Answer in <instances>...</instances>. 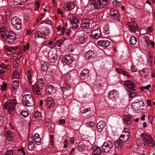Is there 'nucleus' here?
Masks as SVG:
<instances>
[{
  "mask_svg": "<svg viewBox=\"0 0 155 155\" xmlns=\"http://www.w3.org/2000/svg\"><path fill=\"white\" fill-rule=\"evenodd\" d=\"M0 37L4 39L8 43H13L16 39V36L13 31H6L5 28H1L0 29Z\"/></svg>",
  "mask_w": 155,
  "mask_h": 155,
  "instance_id": "1",
  "label": "nucleus"
},
{
  "mask_svg": "<svg viewBox=\"0 0 155 155\" xmlns=\"http://www.w3.org/2000/svg\"><path fill=\"white\" fill-rule=\"evenodd\" d=\"M92 2L95 10L101 9L106 6L108 3V0H90Z\"/></svg>",
  "mask_w": 155,
  "mask_h": 155,
  "instance_id": "2",
  "label": "nucleus"
},
{
  "mask_svg": "<svg viewBox=\"0 0 155 155\" xmlns=\"http://www.w3.org/2000/svg\"><path fill=\"white\" fill-rule=\"evenodd\" d=\"M22 103L24 105L26 106H33L34 105V98L31 95L26 94L23 97Z\"/></svg>",
  "mask_w": 155,
  "mask_h": 155,
  "instance_id": "3",
  "label": "nucleus"
},
{
  "mask_svg": "<svg viewBox=\"0 0 155 155\" xmlns=\"http://www.w3.org/2000/svg\"><path fill=\"white\" fill-rule=\"evenodd\" d=\"M141 137L144 141L145 145H149L150 147H153L154 145V142L151 136L147 134L142 133Z\"/></svg>",
  "mask_w": 155,
  "mask_h": 155,
  "instance_id": "4",
  "label": "nucleus"
},
{
  "mask_svg": "<svg viewBox=\"0 0 155 155\" xmlns=\"http://www.w3.org/2000/svg\"><path fill=\"white\" fill-rule=\"evenodd\" d=\"M16 105V103L15 100H10L4 104V108L5 109H8V112L11 113L14 110H15Z\"/></svg>",
  "mask_w": 155,
  "mask_h": 155,
  "instance_id": "5",
  "label": "nucleus"
},
{
  "mask_svg": "<svg viewBox=\"0 0 155 155\" xmlns=\"http://www.w3.org/2000/svg\"><path fill=\"white\" fill-rule=\"evenodd\" d=\"M113 146V143L110 140L105 141L102 146V150L105 153H108L112 148Z\"/></svg>",
  "mask_w": 155,
  "mask_h": 155,
  "instance_id": "6",
  "label": "nucleus"
},
{
  "mask_svg": "<svg viewBox=\"0 0 155 155\" xmlns=\"http://www.w3.org/2000/svg\"><path fill=\"white\" fill-rule=\"evenodd\" d=\"M127 25L130 30L132 32L135 33L139 30V26L135 21H131V22L128 21Z\"/></svg>",
  "mask_w": 155,
  "mask_h": 155,
  "instance_id": "7",
  "label": "nucleus"
},
{
  "mask_svg": "<svg viewBox=\"0 0 155 155\" xmlns=\"http://www.w3.org/2000/svg\"><path fill=\"white\" fill-rule=\"evenodd\" d=\"M11 23L17 30H19L21 27V20L16 17L12 18L11 20Z\"/></svg>",
  "mask_w": 155,
  "mask_h": 155,
  "instance_id": "8",
  "label": "nucleus"
},
{
  "mask_svg": "<svg viewBox=\"0 0 155 155\" xmlns=\"http://www.w3.org/2000/svg\"><path fill=\"white\" fill-rule=\"evenodd\" d=\"M133 104L132 108L135 111H138L139 110L142 109L141 107L144 106V103L142 101H139L137 102H136L132 104Z\"/></svg>",
  "mask_w": 155,
  "mask_h": 155,
  "instance_id": "9",
  "label": "nucleus"
},
{
  "mask_svg": "<svg viewBox=\"0 0 155 155\" xmlns=\"http://www.w3.org/2000/svg\"><path fill=\"white\" fill-rule=\"evenodd\" d=\"M48 56L49 61L52 63L55 62L58 58V54L54 53L52 51L49 52Z\"/></svg>",
  "mask_w": 155,
  "mask_h": 155,
  "instance_id": "10",
  "label": "nucleus"
},
{
  "mask_svg": "<svg viewBox=\"0 0 155 155\" xmlns=\"http://www.w3.org/2000/svg\"><path fill=\"white\" fill-rule=\"evenodd\" d=\"M87 37L88 35H87L83 34V35L76 39L75 42V43L78 45L84 43L86 41Z\"/></svg>",
  "mask_w": 155,
  "mask_h": 155,
  "instance_id": "11",
  "label": "nucleus"
},
{
  "mask_svg": "<svg viewBox=\"0 0 155 155\" xmlns=\"http://www.w3.org/2000/svg\"><path fill=\"white\" fill-rule=\"evenodd\" d=\"M110 15L114 19L117 20H119V14L117 10L114 8L111 9L110 11Z\"/></svg>",
  "mask_w": 155,
  "mask_h": 155,
  "instance_id": "12",
  "label": "nucleus"
},
{
  "mask_svg": "<svg viewBox=\"0 0 155 155\" xmlns=\"http://www.w3.org/2000/svg\"><path fill=\"white\" fill-rule=\"evenodd\" d=\"M91 35L93 38L95 39H97L101 37V33L100 28H98L96 30H93L91 34Z\"/></svg>",
  "mask_w": 155,
  "mask_h": 155,
  "instance_id": "13",
  "label": "nucleus"
},
{
  "mask_svg": "<svg viewBox=\"0 0 155 155\" xmlns=\"http://www.w3.org/2000/svg\"><path fill=\"white\" fill-rule=\"evenodd\" d=\"M85 57L87 60H91L93 59L96 56L94 51L89 50L86 52L85 54Z\"/></svg>",
  "mask_w": 155,
  "mask_h": 155,
  "instance_id": "14",
  "label": "nucleus"
},
{
  "mask_svg": "<svg viewBox=\"0 0 155 155\" xmlns=\"http://www.w3.org/2000/svg\"><path fill=\"white\" fill-rule=\"evenodd\" d=\"M92 21L91 20L88 19H84L81 21V25L83 28L87 29L89 27V25Z\"/></svg>",
  "mask_w": 155,
  "mask_h": 155,
  "instance_id": "15",
  "label": "nucleus"
},
{
  "mask_svg": "<svg viewBox=\"0 0 155 155\" xmlns=\"http://www.w3.org/2000/svg\"><path fill=\"white\" fill-rule=\"evenodd\" d=\"M46 92L48 94H54L56 91V90L54 87L51 85H49L46 87Z\"/></svg>",
  "mask_w": 155,
  "mask_h": 155,
  "instance_id": "16",
  "label": "nucleus"
},
{
  "mask_svg": "<svg viewBox=\"0 0 155 155\" xmlns=\"http://www.w3.org/2000/svg\"><path fill=\"white\" fill-rule=\"evenodd\" d=\"M37 84L35 85H38V87L40 90H42L43 87L45 85V83L44 78H40L38 79L37 81Z\"/></svg>",
  "mask_w": 155,
  "mask_h": 155,
  "instance_id": "17",
  "label": "nucleus"
},
{
  "mask_svg": "<svg viewBox=\"0 0 155 155\" xmlns=\"http://www.w3.org/2000/svg\"><path fill=\"white\" fill-rule=\"evenodd\" d=\"M45 103L47 107L49 108H52L55 105L54 100L51 98H48L46 100Z\"/></svg>",
  "mask_w": 155,
  "mask_h": 155,
  "instance_id": "18",
  "label": "nucleus"
},
{
  "mask_svg": "<svg viewBox=\"0 0 155 155\" xmlns=\"http://www.w3.org/2000/svg\"><path fill=\"white\" fill-rule=\"evenodd\" d=\"M125 85L129 89L133 91H136L135 89L136 86L130 80L126 81L124 82Z\"/></svg>",
  "mask_w": 155,
  "mask_h": 155,
  "instance_id": "19",
  "label": "nucleus"
},
{
  "mask_svg": "<svg viewBox=\"0 0 155 155\" xmlns=\"http://www.w3.org/2000/svg\"><path fill=\"white\" fill-rule=\"evenodd\" d=\"M118 93L116 90H112L110 91L108 95L110 98L112 100H115L118 97Z\"/></svg>",
  "mask_w": 155,
  "mask_h": 155,
  "instance_id": "20",
  "label": "nucleus"
},
{
  "mask_svg": "<svg viewBox=\"0 0 155 155\" xmlns=\"http://www.w3.org/2000/svg\"><path fill=\"white\" fill-rule=\"evenodd\" d=\"M86 142H81L79 143L77 145V149L79 151H82L87 149L86 144Z\"/></svg>",
  "mask_w": 155,
  "mask_h": 155,
  "instance_id": "21",
  "label": "nucleus"
},
{
  "mask_svg": "<svg viewBox=\"0 0 155 155\" xmlns=\"http://www.w3.org/2000/svg\"><path fill=\"white\" fill-rule=\"evenodd\" d=\"M77 78V76L75 74L71 75V74L69 73H66L64 76V79L67 81H69L71 78L73 80H74Z\"/></svg>",
  "mask_w": 155,
  "mask_h": 155,
  "instance_id": "22",
  "label": "nucleus"
},
{
  "mask_svg": "<svg viewBox=\"0 0 155 155\" xmlns=\"http://www.w3.org/2000/svg\"><path fill=\"white\" fill-rule=\"evenodd\" d=\"M75 8L74 4L71 2H68L64 4L63 8L67 11L71 10Z\"/></svg>",
  "mask_w": 155,
  "mask_h": 155,
  "instance_id": "23",
  "label": "nucleus"
},
{
  "mask_svg": "<svg viewBox=\"0 0 155 155\" xmlns=\"http://www.w3.org/2000/svg\"><path fill=\"white\" fill-rule=\"evenodd\" d=\"M89 71L88 69H83L81 72L80 77L81 79L84 80L89 76Z\"/></svg>",
  "mask_w": 155,
  "mask_h": 155,
  "instance_id": "24",
  "label": "nucleus"
},
{
  "mask_svg": "<svg viewBox=\"0 0 155 155\" xmlns=\"http://www.w3.org/2000/svg\"><path fill=\"white\" fill-rule=\"evenodd\" d=\"M105 124V123L102 121L99 122L97 124V131L101 132L104 129Z\"/></svg>",
  "mask_w": 155,
  "mask_h": 155,
  "instance_id": "25",
  "label": "nucleus"
},
{
  "mask_svg": "<svg viewBox=\"0 0 155 155\" xmlns=\"http://www.w3.org/2000/svg\"><path fill=\"white\" fill-rule=\"evenodd\" d=\"M46 34L45 32H43L39 31H36L35 33V38H45Z\"/></svg>",
  "mask_w": 155,
  "mask_h": 155,
  "instance_id": "26",
  "label": "nucleus"
},
{
  "mask_svg": "<svg viewBox=\"0 0 155 155\" xmlns=\"http://www.w3.org/2000/svg\"><path fill=\"white\" fill-rule=\"evenodd\" d=\"M110 43V42L107 40H101L97 42L98 45L105 47H108Z\"/></svg>",
  "mask_w": 155,
  "mask_h": 155,
  "instance_id": "27",
  "label": "nucleus"
},
{
  "mask_svg": "<svg viewBox=\"0 0 155 155\" xmlns=\"http://www.w3.org/2000/svg\"><path fill=\"white\" fill-rule=\"evenodd\" d=\"M93 155H100L101 153L100 149L97 147L94 146L92 148Z\"/></svg>",
  "mask_w": 155,
  "mask_h": 155,
  "instance_id": "28",
  "label": "nucleus"
},
{
  "mask_svg": "<svg viewBox=\"0 0 155 155\" xmlns=\"http://www.w3.org/2000/svg\"><path fill=\"white\" fill-rule=\"evenodd\" d=\"M124 144V143L122 141L119 140V139L114 142L115 148L118 149H121L123 146Z\"/></svg>",
  "mask_w": 155,
  "mask_h": 155,
  "instance_id": "29",
  "label": "nucleus"
},
{
  "mask_svg": "<svg viewBox=\"0 0 155 155\" xmlns=\"http://www.w3.org/2000/svg\"><path fill=\"white\" fill-rule=\"evenodd\" d=\"M32 90L33 91V93L35 95H40L41 94V92L40 90H41L39 89V87H38L37 85L34 84L32 86Z\"/></svg>",
  "mask_w": 155,
  "mask_h": 155,
  "instance_id": "30",
  "label": "nucleus"
},
{
  "mask_svg": "<svg viewBox=\"0 0 155 155\" xmlns=\"http://www.w3.org/2000/svg\"><path fill=\"white\" fill-rule=\"evenodd\" d=\"M61 87L63 93L67 91H68L71 88L70 86L66 82L63 83L61 85Z\"/></svg>",
  "mask_w": 155,
  "mask_h": 155,
  "instance_id": "31",
  "label": "nucleus"
},
{
  "mask_svg": "<svg viewBox=\"0 0 155 155\" xmlns=\"http://www.w3.org/2000/svg\"><path fill=\"white\" fill-rule=\"evenodd\" d=\"M66 39L65 38H61L58 40L54 43V45L55 46H58L60 47L63 42L65 41Z\"/></svg>",
  "mask_w": 155,
  "mask_h": 155,
  "instance_id": "32",
  "label": "nucleus"
},
{
  "mask_svg": "<svg viewBox=\"0 0 155 155\" xmlns=\"http://www.w3.org/2000/svg\"><path fill=\"white\" fill-rule=\"evenodd\" d=\"M64 61L67 64H69L72 63L73 60L71 57L69 55H67L64 59Z\"/></svg>",
  "mask_w": 155,
  "mask_h": 155,
  "instance_id": "33",
  "label": "nucleus"
},
{
  "mask_svg": "<svg viewBox=\"0 0 155 155\" xmlns=\"http://www.w3.org/2000/svg\"><path fill=\"white\" fill-rule=\"evenodd\" d=\"M129 137L128 134L126 135H125L124 134H121L119 138V140L122 141L124 143L128 140Z\"/></svg>",
  "mask_w": 155,
  "mask_h": 155,
  "instance_id": "34",
  "label": "nucleus"
},
{
  "mask_svg": "<svg viewBox=\"0 0 155 155\" xmlns=\"http://www.w3.org/2000/svg\"><path fill=\"white\" fill-rule=\"evenodd\" d=\"M19 81L18 80H14L13 82L12 89L13 91H15L19 86Z\"/></svg>",
  "mask_w": 155,
  "mask_h": 155,
  "instance_id": "35",
  "label": "nucleus"
},
{
  "mask_svg": "<svg viewBox=\"0 0 155 155\" xmlns=\"http://www.w3.org/2000/svg\"><path fill=\"white\" fill-rule=\"evenodd\" d=\"M124 122L126 124H131L132 123L131 116L130 115H127L124 119Z\"/></svg>",
  "mask_w": 155,
  "mask_h": 155,
  "instance_id": "36",
  "label": "nucleus"
},
{
  "mask_svg": "<svg viewBox=\"0 0 155 155\" xmlns=\"http://www.w3.org/2000/svg\"><path fill=\"white\" fill-rule=\"evenodd\" d=\"M137 41V39L134 36H131L129 40V43L131 45H134L136 43Z\"/></svg>",
  "mask_w": 155,
  "mask_h": 155,
  "instance_id": "37",
  "label": "nucleus"
},
{
  "mask_svg": "<svg viewBox=\"0 0 155 155\" xmlns=\"http://www.w3.org/2000/svg\"><path fill=\"white\" fill-rule=\"evenodd\" d=\"M6 138L7 140L11 141L13 139L12 133L10 131L6 132Z\"/></svg>",
  "mask_w": 155,
  "mask_h": 155,
  "instance_id": "38",
  "label": "nucleus"
},
{
  "mask_svg": "<svg viewBox=\"0 0 155 155\" xmlns=\"http://www.w3.org/2000/svg\"><path fill=\"white\" fill-rule=\"evenodd\" d=\"M28 149L29 150L32 151L34 150V143L33 141H28Z\"/></svg>",
  "mask_w": 155,
  "mask_h": 155,
  "instance_id": "39",
  "label": "nucleus"
},
{
  "mask_svg": "<svg viewBox=\"0 0 155 155\" xmlns=\"http://www.w3.org/2000/svg\"><path fill=\"white\" fill-rule=\"evenodd\" d=\"M66 49L69 52H71L73 51L74 49L73 45L68 42V43L66 46Z\"/></svg>",
  "mask_w": 155,
  "mask_h": 155,
  "instance_id": "40",
  "label": "nucleus"
},
{
  "mask_svg": "<svg viewBox=\"0 0 155 155\" xmlns=\"http://www.w3.org/2000/svg\"><path fill=\"white\" fill-rule=\"evenodd\" d=\"M13 78L18 79L19 78V74L17 71H13L12 72Z\"/></svg>",
  "mask_w": 155,
  "mask_h": 155,
  "instance_id": "41",
  "label": "nucleus"
},
{
  "mask_svg": "<svg viewBox=\"0 0 155 155\" xmlns=\"http://www.w3.org/2000/svg\"><path fill=\"white\" fill-rule=\"evenodd\" d=\"M48 64L46 62L44 63L41 66V68L42 71L43 72H45L48 69Z\"/></svg>",
  "mask_w": 155,
  "mask_h": 155,
  "instance_id": "42",
  "label": "nucleus"
},
{
  "mask_svg": "<svg viewBox=\"0 0 155 155\" xmlns=\"http://www.w3.org/2000/svg\"><path fill=\"white\" fill-rule=\"evenodd\" d=\"M79 19L76 17H73L71 21V23H79Z\"/></svg>",
  "mask_w": 155,
  "mask_h": 155,
  "instance_id": "43",
  "label": "nucleus"
},
{
  "mask_svg": "<svg viewBox=\"0 0 155 155\" xmlns=\"http://www.w3.org/2000/svg\"><path fill=\"white\" fill-rule=\"evenodd\" d=\"M5 72V70H3V68H2L0 64V78H2L3 77Z\"/></svg>",
  "mask_w": 155,
  "mask_h": 155,
  "instance_id": "44",
  "label": "nucleus"
},
{
  "mask_svg": "<svg viewBox=\"0 0 155 155\" xmlns=\"http://www.w3.org/2000/svg\"><path fill=\"white\" fill-rule=\"evenodd\" d=\"M41 116V113L37 111L35 112L34 114V117L35 118L40 117Z\"/></svg>",
  "mask_w": 155,
  "mask_h": 155,
  "instance_id": "45",
  "label": "nucleus"
},
{
  "mask_svg": "<svg viewBox=\"0 0 155 155\" xmlns=\"http://www.w3.org/2000/svg\"><path fill=\"white\" fill-rule=\"evenodd\" d=\"M32 73L33 72L31 70L29 69L28 71V77L29 80H30L31 79Z\"/></svg>",
  "mask_w": 155,
  "mask_h": 155,
  "instance_id": "46",
  "label": "nucleus"
},
{
  "mask_svg": "<svg viewBox=\"0 0 155 155\" xmlns=\"http://www.w3.org/2000/svg\"><path fill=\"white\" fill-rule=\"evenodd\" d=\"M35 142L37 145H39L40 144L41 140L40 137H37L35 139Z\"/></svg>",
  "mask_w": 155,
  "mask_h": 155,
  "instance_id": "47",
  "label": "nucleus"
},
{
  "mask_svg": "<svg viewBox=\"0 0 155 155\" xmlns=\"http://www.w3.org/2000/svg\"><path fill=\"white\" fill-rule=\"evenodd\" d=\"M148 70H142V76L145 77L147 76L148 75Z\"/></svg>",
  "mask_w": 155,
  "mask_h": 155,
  "instance_id": "48",
  "label": "nucleus"
},
{
  "mask_svg": "<svg viewBox=\"0 0 155 155\" xmlns=\"http://www.w3.org/2000/svg\"><path fill=\"white\" fill-rule=\"evenodd\" d=\"M7 86V84L6 83L4 82L3 83V85H0V89L2 90V91H4L5 90L6 87Z\"/></svg>",
  "mask_w": 155,
  "mask_h": 155,
  "instance_id": "49",
  "label": "nucleus"
},
{
  "mask_svg": "<svg viewBox=\"0 0 155 155\" xmlns=\"http://www.w3.org/2000/svg\"><path fill=\"white\" fill-rule=\"evenodd\" d=\"M5 15L6 16L8 17L11 15V12L9 9H6L5 10Z\"/></svg>",
  "mask_w": 155,
  "mask_h": 155,
  "instance_id": "50",
  "label": "nucleus"
},
{
  "mask_svg": "<svg viewBox=\"0 0 155 155\" xmlns=\"http://www.w3.org/2000/svg\"><path fill=\"white\" fill-rule=\"evenodd\" d=\"M21 114L24 117H27L28 115V113L26 111H22L21 113Z\"/></svg>",
  "mask_w": 155,
  "mask_h": 155,
  "instance_id": "51",
  "label": "nucleus"
},
{
  "mask_svg": "<svg viewBox=\"0 0 155 155\" xmlns=\"http://www.w3.org/2000/svg\"><path fill=\"white\" fill-rule=\"evenodd\" d=\"M1 66L3 68V69L8 70L9 68H8V65L5 64H1Z\"/></svg>",
  "mask_w": 155,
  "mask_h": 155,
  "instance_id": "52",
  "label": "nucleus"
},
{
  "mask_svg": "<svg viewBox=\"0 0 155 155\" xmlns=\"http://www.w3.org/2000/svg\"><path fill=\"white\" fill-rule=\"evenodd\" d=\"M129 130L127 128H125L124 129V130L123 131V134L125 133V134H127V135L128 134L129 136H130V133Z\"/></svg>",
  "mask_w": 155,
  "mask_h": 155,
  "instance_id": "53",
  "label": "nucleus"
},
{
  "mask_svg": "<svg viewBox=\"0 0 155 155\" xmlns=\"http://www.w3.org/2000/svg\"><path fill=\"white\" fill-rule=\"evenodd\" d=\"M151 87V85L150 84H149L145 86H142L140 88V89L141 91H143V89H149Z\"/></svg>",
  "mask_w": 155,
  "mask_h": 155,
  "instance_id": "54",
  "label": "nucleus"
},
{
  "mask_svg": "<svg viewBox=\"0 0 155 155\" xmlns=\"http://www.w3.org/2000/svg\"><path fill=\"white\" fill-rule=\"evenodd\" d=\"M64 145L63 148L65 149L67 148L68 147V140L67 139H65L64 141Z\"/></svg>",
  "mask_w": 155,
  "mask_h": 155,
  "instance_id": "55",
  "label": "nucleus"
},
{
  "mask_svg": "<svg viewBox=\"0 0 155 155\" xmlns=\"http://www.w3.org/2000/svg\"><path fill=\"white\" fill-rule=\"evenodd\" d=\"M71 24H72V27L73 28L76 29L79 26L78 23H73Z\"/></svg>",
  "mask_w": 155,
  "mask_h": 155,
  "instance_id": "56",
  "label": "nucleus"
},
{
  "mask_svg": "<svg viewBox=\"0 0 155 155\" xmlns=\"http://www.w3.org/2000/svg\"><path fill=\"white\" fill-rule=\"evenodd\" d=\"M5 155H13V151L11 150L7 151L5 153Z\"/></svg>",
  "mask_w": 155,
  "mask_h": 155,
  "instance_id": "57",
  "label": "nucleus"
},
{
  "mask_svg": "<svg viewBox=\"0 0 155 155\" xmlns=\"http://www.w3.org/2000/svg\"><path fill=\"white\" fill-rule=\"evenodd\" d=\"M21 0H14V2L17 5H21Z\"/></svg>",
  "mask_w": 155,
  "mask_h": 155,
  "instance_id": "58",
  "label": "nucleus"
},
{
  "mask_svg": "<svg viewBox=\"0 0 155 155\" xmlns=\"http://www.w3.org/2000/svg\"><path fill=\"white\" fill-rule=\"evenodd\" d=\"M112 3L114 5H118L120 4V2L117 0H114L113 1Z\"/></svg>",
  "mask_w": 155,
  "mask_h": 155,
  "instance_id": "59",
  "label": "nucleus"
},
{
  "mask_svg": "<svg viewBox=\"0 0 155 155\" xmlns=\"http://www.w3.org/2000/svg\"><path fill=\"white\" fill-rule=\"evenodd\" d=\"M95 125V123L93 121H90L89 122V127H90L91 128H92Z\"/></svg>",
  "mask_w": 155,
  "mask_h": 155,
  "instance_id": "60",
  "label": "nucleus"
},
{
  "mask_svg": "<svg viewBox=\"0 0 155 155\" xmlns=\"http://www.w3.org/2000/svg\"><path fill=\"white\" fill-rule=\"evenodd\" d=\"M130 97H133L135 96L136 95V93L135 92H132L130 93Z\"/></svg>",
  "mask_w": 155,
  "mask_h": 155,
  "instance_id": "61",
  "label": "nucleus"
},
{
  "mask_svg": "<svg viewBox=\"0 0 155 155\" xmlns=\"http://www.w3.org/2000/svg\"><path fill=\"white\" fill-rule=\"evenodd\" d=\"M18 151L19 152H21V153H23V155H25V153L23 147H21L20 149H19Z\"/></svg>",
  "mask_w": 155,
  "mask_h": 155,
  "instance_id": "62",
  "label": "nucleus"
},
{
  "mask_svg": "<svg viewBox=\"0 0 155 155\" xmlns=\"http://www.w3.org/2000/svg\"><path fill=\"white\" fill-rule=\"evenodd\" d=\"M148 119L151 124L152 123L153 117L152 115H149L148 117Z\"/></svg>",
  "mask_w": 155,
  "mask_h": 155,
  "instance_id": "63",
  "label": "nucleus"
},
{
  "mask_svg": "<svg viewBox=\"0 0 155 155\" xmlns=\"http://www.w3.org/2000/svg\"><path fill=\"white\" fill-rule=\"evenodd\" d=\"M147 105L149 106H151V101L150 99H147Z\"/></svg>",
  "mask_w": 155,
  "mask_h": 155,
  "instance_id": "64",
  "label": "nucleus"
}]
</instances>
